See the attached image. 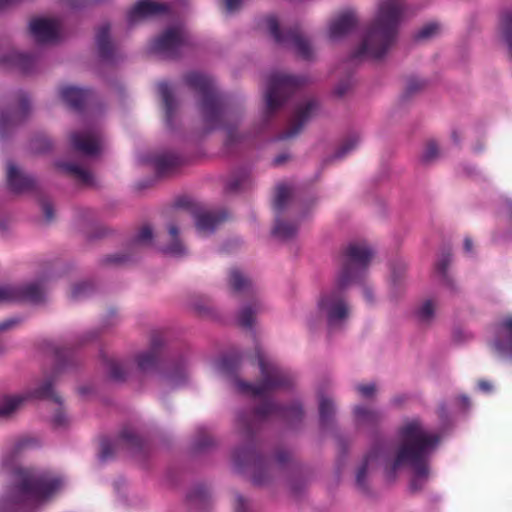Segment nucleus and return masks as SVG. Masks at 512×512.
<instances>
[{
  "instance_id": "ea45409f",
  "label": "nucleus",
  "mask_w": 512,
  "mask_h": 512,
  "mask_svg": "<svg viewBox=\"0 0 512 512\" xmlns=\"http://www.w3.org/2000/svg\"><path fill=\"white\" fill-rule=\"evenodd\" d=\"M365 297L368 301H372V294L371 291L365 290Z\"/></svg>"
},
{
  "instance_id": "37998d69",
  "label": "nucleus",
  "mask_w": 512,
  "mask_h": 512,
  "mask_svg": "<svg viewBox=\"0 0 512 512\" xmlns=\"http://www.w3.org/2000/svg\"><path fill=\"white\" fill-rule=\"evenodd\" d=\"M208 109L207 104L204 105V110L206 111Z\"/></svg>"
},
{
  "instance_id": "4468645a",
  "label": "nucleus",
  "mask_w": 512,
  "mask_h": 512,
  "mask_svg": "<svg viewBox=\"0 0 512 512\" xmlns=\"http://www.w3.org/2000/svg\"><path fill=\"white\" fill-rule=\"evenodd\" d=\"M27 397L21 394L7 395L0 398V417H6L23 406Z\"/></svg>"
},
{
  "instance_id": "39448f33",
  "label": "nucleus",
  "mask_w": 512,
  "mask_h": 512,
  "mask_svg": "<svg viewBox=\"0 0 512 512\" xmlns=\"http://www.w3.org/2000/svg\"><path fill=\"white\" fill-rule=\"evenodd\" d=\"M43 289L37 284L19 285H0V303L31 301L38 302L42 299Z\"/></svg>"
},
{
  "instance_id": "f8f14e48",
  "label": "nucleus",
  "mask_w": 512,
  "mask_h": 512,
  "mask_svg": "<svg viewBox=\"0 0 512 512\" xmlns=\"http://www.w3.org/2000/svg\"><path fill=\"white\" fill-rule=\"evenodd\" d=\"M73 146L84 154H94L100 148V141L96 135L84 133L82 135L75 134L72 136Z\"/></svg>"
},
{
  "instance_id": "72a5a7b5",
  "label": "nucleus",
  "mask_w": 512,
  "mask_h": 512,
  "mask_svg": "<svg viewBox=\"0 0 512 512\" xmlns=\"http://www.w3.org/2000/svg\"><path fill=\"white\" fill-rule=\"evenodd\" d=\"M159 90H160V93H161V95H162V97H163L164 102L166 103V105H169V93H170V92H169V87H168V85H166V84H161V85L159 86Z\"/></svg>"
},
{
  "instance_id": "412c9836",
  "label": "nucleus",
  "mask_w": 512,
  "mask_h": 512,
  "mask_svg": "<svg viewBox=\"0 0 512 512\" xmlns=\"http://www.w3.org/2000/svg\"><path fill=\"white\" fill-rule=\"evenodd\" d=\"M191 86L203 91L207 92L210 87L211 83L210 81L203 75L195 74L189 77L188 79Z\"/></svg>"
},
{
  "instance_id": "aec40b11",
  "label": "nucleus",
  "mask_w": 512,
  "mask_h": 512,
  "mask_svg": "<svg viewBox=\"0 0 512 512\" xmlns=\"http://www.w3.org/2000/svg\"><path fill=\"white\" fill-rule=\"evenodd\" d=\"M156 360V354L153 351H146L143 353H140L137 356L136 363L139 369L146 370L149 367H151Z\"/></svg>"
},
{
  "instance_id": "6e6552de",
  "label": "nucleus",
  "mask_w": 512,
  "mask_h": 512,
  "mask_svg": "<svg viewBox=\"0 0 512 512\" xmlns=\"http://www.w3.org/2000/svg\"><path fill=\"white\" fill-rule=\"evenodd\" d=\"M165 9V6L154 0H141L137 2L128 13L130 23H135L150 15L157 14Z\"/></svg>"
},
{
  "instance_id": "b1692460",
  "label": "nucleus",
  "mask_w": 512,
  "mask_h": 512,
  "mask_svg": "<svg viewBox=\"0 0 512 512\" xmlns=\"http://www.w3.org/2000/svg\"><path fill=\"white\" fill-rule=\"evenodd\" d=\"M291 195V189L287 185H280L277 188L276 196H275V204L278 207L284 205L286 199H288Z\"/></svg>"
},
{
  "instance_id": "c85d7f7f",
  "label": "nucleus",
  "mask_w": 512,
  "mask_h": 512,
  "mask_svg": "<svg viewBox=\"0 0 512 512\" xmlns=\"http://www.w3.org/2000/svg\"><path fill=\"white\" fill-rule=\"evenodd\" d=\"M435 311V305L431 301H426L419 309V315L423 319H428L433 315Z\"/></svg>"
},
{
  "instance_id": "4c0bfd02",
  "label": "nucleus",
  "mask_w": 512,
  "mask_h": 512,
  "mask_svg": "<svg viewBox=\"0 0 512 512\" xmlns=\"http://www.w3.org/2000/svg\"><path fill=\"white\" fill-rule=\"evenodd\" d=\"M76 173L85 181H89V173L82 170V169H76Z\"/></svg>"
},
{
  "instance_id": "f3484780",
  "label": "nucleus",
  "mask_w": 512,
  "mask_h": 512,
  "mask_svg": "<svg viewBox=\"0 0 512 512\" xmlns=\"http://www.w3.org/2000/svg\"><path fill=\"white\" fill-rule=\"evenodd\" d=\"M297 233V227L286 221L277 222L274 235L281 240L291 239Z\"/></svg>"
},
{
  "instance_id": "c9c22d12",
  "label": "nucleus",
  "mask_w": 512,
  "mask_h": 512,
  "mask_svg": "<svg viewBox=\"0 0 512 512\" xmlns=\"http://www.w3.org/2000/svg\"><path fill=\"white\" fill-rule=\"evenodd\" d=\"M122 369V367L120 365H115L113 366L112 370H111V376L114 378V379H120L121 378V375L119 374V370Z\"/></svg>"
},
{
  "instance_id": "9d476101",
  "label": "nucleus",
  "mask_w": 512,
  "mask_h": 512,
  "mask_svg": "<svg viewBox=\"0 0 512 512\" xmlns=\"http://www.w3.org/2000/svg\"><path fill=\"white\" fill-rule=\"evenodd\" d=\"M183 38L184 34L180 28H171L155 41V49L161 52H169L176 48L183 41Z\"/></svg>"
},
{
  "instance_id": "a19ab883",
  "label": "nucleus",
  "mask_w": 512,
  "mask_h": 512,
  "mask_svg": "<svg viewBox=\"0 0 512 512\" xmlns=\"http://www.w3.org/2000/svg\"><path fill=\"white\" fill-rule=\"evenodd\" d=\"M10 0H0V8L8 4Z\"/></svg>"
},
{
  "instance_id": "9b49d317",
  "label": "nucleus",
  "mask_w": 512,
  "mask_h": 512,
  "mask_svg": "<svg viewBox=\"0 0 512 512\" xmlns=\"http://www.w3.org/2000/svg\"><path fill=\"white\" fill-rule=\"evenodd\" d=\"M260 367L262 374L265 377V383L261 386L247 385V388L251 390L254 395H262L267 388L280 384L278 380V370L274 366L265 363L264 360H261Z\"/></svg>"
},
{
  "instance_id": "ddd939ff",
  "label": "nucleus",
  "mask_w": 512,
  "mask_h": 512,
  "mask_svg": "<svg viewBox=\"0 0 512 512\" xmlns=\"http://www.w3.org/2000/svg\"><path fill=\"white\" fill-rule=\"evenodd\" d=\"M7 178L10 186L15 191H22L31 185L30 178L24 175L22 171L12 163H9L7 166Z\"/></svg>"
},
{
  "instance_id": "79ce46f5",
  "label": "nucleus",
  "mask_w": 512,
  "mask_h": 512,
  "mask_svg": "<svg viewBox=\"0 0 512 512\" xmlns=\"http://www.w3.org/2000/svg\"><path fill=\"white\" fill-rule=\"evenodd\" d=\"M237 502H238V505H239V506H243V505H244V499H243V498H241V497H238V498H237Z\"/></svg>"
},
{
  "instance_id": "f03ea898",
  "label": "nucleus",
  "mask_w": 512,
  "mask_h": 512,
  "mask_svg": "<svg viewBox=\"0 0 512 512\" xmlns=\"http://www.w3.org/2000/svg\"><path fill=\"white\" fill-rule=\"evenodd\" d=\"M405 11L400 0H382L370 28L356 51V56L373 59L383 56L394 40Z\"/></svg>"
},
{
  "instance_id": "473e14b6",
  "label": "nucleus",
  "mask_w": 512,
  "mask_h": 512,
  "mask_svg": "<svg viewBox=\"0 0 512 512\" xmlns=\"http://www.w3.org/2000/svg\"><path fill=\"white\" fill-rule=\"evenodd\" d=\"M266 25L270 33L277 39H279L278 35V23L277 20L273 17L268 18L266 21Z\"/></svg>"
},
{
  "instance_id": "7c9ffc66",
  "label": "nucleus",
  "mask_w": 512,
  "mask_h": 512,
  "mask_svg": "<svg viewBox=\"0 0 512 512\" xmlns=\"http://www.w3.org/2000/svg\"><path fill=\"white\" fill-rule=\"evenodd\" d=\"M253 314L254 312H252L249 309L242 310L239 315V322L241 323V325L250 326L254 320Z\"/></svg>"
},
{
  "instance_id": "cd10ccee",
  "label": "nucleus",
  "mask_w": 512,
  "mask_h": 512,
  "mask_svg": "<svg viewBox=\"0 0 512 512\" xmlns=\"http://www.w3.org/2000/svg\"><path fill=\"white\" fill-rule=\"evenodd\" d=\"M316 109V105L313 102H308L301 106L297 112V117L299 120L307 119L312 112Z\"/></svg>"
},
{
  "instance_id": "a878e982",
  "label": "nucleus",
  "mask_w": 512,
  "mask_h": 512,
  "mask_svg": "<svg viewBox=\"0 0 512 512\" xmlns=\"http://www.w3.org/2000/svg\"><path fill=\"white\" fill-rule=\"evenodd\" d=\"M294 49L299 55L303 57H308L310 46L307 40L298 38L294 41Z\"/></svg>"
},
{
  "instance_id": "c756f323",
  "label": "nucleus",
  "mask_w": 512,
  "mask_h": 512,
  "mask_svg": "<svg viewBox=\"0 0 512 512\" xmlns=\"http://www.w3.org/2000/svg\"><path fill=\"white\" fill-rule=\"evenodd\" d=\"M357 390L363 398H370L374 395L376 388H375L374 384L369 383V384L359 385L357 387Z\"/></svg>"
},
{
  "instance_id": "7ed1b4c3",
  "label": "nucleus",
  "mask_w": 512,
  "mask_h": 512,
  "mask_svg": "<svg viewBox=\"0 0 512 512\" xmlns=\"http://www.w3.org/2000/svg\"><path fill=\"white\" fill-rule=\"evenodd\" d=\"M348 267L338 279L336 290L324 293L318 300L316 316L325 319L330 326H336L348 317L349 309L340 289L344 287L355 271L365 267L373 256L372 250L364 243L352 244L347 249Z\"/></svg>"
},
{
  "instance_id": "4be33fe9",
  "label": "nucleus",
  "mask_w": 512,
  "mask_h": 512,
  "mask_svg": "<svg viewBox=\"0 0 512 512\" xmlns=\"http://www.w3.org/2000/svg\"><path fill=\"white\" fill-rule=\"evenodd\" d=\"M441 31V26L436 22L424 25L418 33L419 38L428 39L437 35Z\"/></svg>"
},
{
  "instance_id": "2eb2a0df",
  "label": "nucleus",
  "mask_w": 512,
  "mask_h": 512,
  "mask_svg": "<svg viewBox=\"0 0 512 512\" xmlns=\"http://www.w3.org/2000/svg\"><path fill=\"white\" fill-rule=\"evenodd\" d=\"M380 418V413L370 407L358 406L354 410V419L358 425L366 426L374 424Z\"/></svg>"
},
{
  "instance_id": "e433bc0d",
  "label": "nucleus",
  "mask_w": 512,
  "mask_h": 512,
  "mask_svg": "<svg viewBox=\"0 0 512 512\" xmlns=\"http://www.w3.org/2000/svg\"><path fill=\"white\" fill-rule=\"evenodd\" d=\"M464 249L468 253L472 252L473 242H472V240L470 238H465L464 239Z\"/></svg>"
},
{
  "instance_id": "2f4dec72",
  "label": "nucleus",
  "mask_w": 512,
  "mask_h": 512,
  "mask_svg": "<svg viewBox=\"0 0 512 512\" xmlns=\"http://www.w3.org/2000/svg\"><path fill=\"white\" fill-rule=\"evenodd\" d=\"M320 414L322 417H326L332 410L333 404L329 398H322L319 404Z\"/></svg>"
},
{
  "instance_id": "0eeeda50",
  "label": "nucleus",
  "mask_w": 512,
  "mask_h": 512,
  "mask_svg": "<svg viewBox=\"0 0 512 512\" xmlns=\"http://www.w3.org/2000/svg\"><path fill=\"white\" fill-rule=\"evenodd\" d=\"M356 24L355 14L348 10L339 14L329 25L328 37L338 40L346 35Z\"/></svg>"
},
{
  "instance_id": "f704fd0d",
  "label": "nucleus",
  "mask_w": 512,
  "mask_h": 512,
  "mask_svg": "<svg viewBox=\"0 0 512 512\" xmlns=\"http://www.w3.org/2000/svg\"><path fill=\"white\" fill-rule=\"evenodd\" d=\"M224 1H225L227 11L232 12L238 7L241 0H224Z\"/></svg>"
},
{
  "instance_id": "423d86ee",
  "label": "nucleus",
  "mask_w": 512,
  "mask_h": 512,
  "mask_svg": "<svg viewBox=\"0 0 512 512\" xmlns=\"http://www.w3.org/2000/svg\"><path fill=\"white\" fill-rule=\"evenodd\" d=\"M30 32L38 42H48L57 38L58 23L51 18H36L30 22Z\"/></svg>"
},
{
  "instance_id": "bb28decb",
  "label": "nucleus",
  "mask_w": 512,
  "mask_h": 512,
  "mask_svg": "<svg viewBox=\"0 0 512 512\" xmlns=\"http://www.w3.org/2000/svg\"><path fill=\"white\" fill-rule=\"evenodd\" d=\"M153 238V231L150 226H144L138 233L137 241L142 244H149Z\"/></svg>"
},
{
  "instance_id": "58836bf2",
  "label": "nucleus",
  "mask_w": 512,
  "mask_h": 512,
  "mask_svg": "<svg viewBox=\"0 0 512 512\" xmlns=\"http://www.w3.org/2000/svg\"><path fill=\"white\" fill-rule=\"evenodd\" d=\"M479 388L483 391H489L491 389V384L487 381L479 382Z\"/></svg>"
},
{
  "instance_id": "f257e3e1",
  "label": "nucleus",
  "mask_w": 512,
  "mask_h": 512,
  "mask_svg": "<svg viewBox=\"0 0 512 512\" xmlns=\"http://www.w3.org/2000/svg\"><path fill=\"white\" fill-rule=\"evenodd\" d=\"M438 440L417 419L407 421L400 429L395 445L383 446L369 452L358 468L357 482L362 484L365 474L378 466L383 469L387 478H393L406 466L412 467L416 478L425 476L427 469L424 461L436 447Z\"/></svg>"
},
{
  "instance_id": "20e7f679",
  "label": "nucleus",
  "mask_w": 512,
  "mask_h": 512,
  "mask_svg": "<svg viewBox=\"0 0 512 512\" xmlns=\"http://www.w3.org/2000/svg\"><path fill=\"white\" fill-rule=\"evenodd\" d=\"M60 478L47 474H31L24 483V494L28 501L41 504L49 500L62 486Z\"/></svg>"
},
{
  "instance_id": "1a4fd4ad",
  "label": "nucleus",
  "mask_w": 512,
  "mask_h": 512,
  "mask_svg": "<svg viewBox=\"0 0 512 512\" xmlns=\"http://www.w3.org/2000/svg\"><path fill=\"white\" fill-rule=\"evenodd\" d=\"M494 347L499 354L512 356V317L501 324Z\"/></svg>"
},
{
  "instance_id": "a211bd4d",
  "label": "nucleus",
  "mask_w": 512,
  "mask_h": 512,
  "mask_svg": "<svg viewBox=\"0 0 512 512\" xmlns=\"http://www.w3.org/2000/svg\"><path fill=\"white\" fill-rule=\"evenodd\" d=\"M217 219L208 213L198 215L196 219V228L202 234L210 233L216 226Z\"/></svg>"
},
{
  "instance_id": "6ab92c4d",
  "label": "nucleus",
  "mask_w": 512,
  "mask_h": 512,
  "mask_svg": "<svg viewBox=\"0 0 512 512\" xmlns=\"http://www.w3.org/2000/svg\"><path fill=\"white\" fill-rule=\"evenodd\" d=\"M63 100L73 106L78 105L84 98V92L76 87H66L61 91Z\"/></svg>"
},
{
  "instance_id": "dca6fc26",
  "label": "nucleus",
  "mask_w": 512,
  "mask_h": 512,
  "mask_svg": "<svg viewBox=\"0 0 512 512\" xmlns=\"http://www.w3.org/2000/svg\"><path fill=\"white\" fill-rule=\"evenodd\" d=\"M178 228L175 225L169 227V236L173 243L164 248V252L173 257H179L185 254V247L177 240Z\"/></svg>"
},
{
  "instance_id": "393cba45",
  "label": "nucleus",
  "mask_w": 512,
  "mask_h": 512,
  "mask_svg": "<svg viewBox=\"0 0 512 512\" xmlns=\"http://www.w3.org/2000/svg\"><path fill=\"white\" fill-rule=\"evenodd\" d=\"M246 283H247V280L240 271H232L231 272L230 284L234 289L240 290L246 285Z\"/></svg>"
},
{
  "instance_id": "5701e85b",
  "label": "nucleus",
  "mask_w": 512,
  "mask_h": 512,
  "mask_svg": "<svg viewBox=\"0 0 512 512\" xmlns=\"http://www.w3.org/2000/svg\"><path fill=\"white\" fill-rule=\"evenodd\" d=\"M289 81L288 78L283 77L275 81L273 84L272 90L267 94V104L270 108L276 107L279 103L274 99V94H276V90L280 87H283Z\"/></svg>"
}]
</instances>
